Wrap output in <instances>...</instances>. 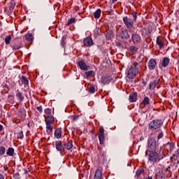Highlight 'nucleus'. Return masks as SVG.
Here are the masks:
<instances>
[{
	"instance_id": "nucleus-58",
	"label": "nucleus",
	"mask_w": 179,
	"mask_h": 179,
	"mask_svg": "<svg viewBox=\"0 0 179 179\" xmlns=\"http://www.w3.org/2000/svg\"><path fill=\"white\" fill-rule=\"evenodd\" d=\"M148 33H152V29H148Z\"/></svg>"
},
{
	"instance_id": "nucleus-22",
	"label": "nucleus",
	"mask_w": 179,
	"mask_h": 179,
	"mask_svg": "<svg viewBox=\"0 0 179 179\" xmlns=\"http://www.w3.org/2000/svg\"><path fill=\"white\" fill-rule=\"evenodd\" d=\"M6 155L10 157H13L15 156V149L12 147L8 148L6 151Z\"/></svg>"
},
{
	"instance_id": "nucleus-54",
	"label": "nucleus",
	"mask_w": 179,
	"mask_h": 179,
	"mask_svg": "<svg viewBox=\"0 0 179 179\" xmlns=\"http://www.w3.org/2000/svg\"><path fill=\"white\" fill-rule=\"evenodd\" d=\"M2 129H3V126L0 124V132L2 131Z\"/></svg>"
},
{
	"instance_id": "nucleus-10",
	"label": "nucleus",
	"mask_w": 179,
	"mask_h": 179,
	"mask_svg": "<svg viewBox=\"0 0 179 179\" xmlns=\"http://www.w3.org/2000/svg\"><path fill=\"white\" fill-rule=\"evenodd\" d=\"M120 37L122 38V40H128V38H131V36L129 33H128V30L121 29L120 30Z\"/></svg>"
},
{
	"instance_id": "nucleus-34",
	"label": "nucleus",
	"mask_w": 179,
	"mask_h": 179,
	"mask_svg": "<svg viewBox=\"0 0 179 179\" xmlns=\"http://www.w3.org/2000/svg\"><path fill=\"white\" fill-rule=\"evenodd\" d=\"M129 50L132 52V54H136L138 52V48L134 45H131L129 47Z\"/></svg>"
},
{
	"instance_id": "nucleus-51",
	"label": "nucleus",
	"mask_w": 179,
	"mask_h": 179,
	"mask_svg": "<svg viewBox=\"0 0 179 179\" xmlns=\"http://www.w3.org/2000/svg\"><path fill=\"white\" fill-rule=\"evenodd\" d=\"M154 83H155V86H157V85H159V80H155L154 81H152Z\"/></svg>"
},
{
	"instance_id": "nucleus-36",
	"label": "nucleus",
	"mask_w": 179,
	"mask_h": 179,
	"mask_svg": "<svg viewBox=\"0 0 179 179\" xmlns=\"http://www.w3.org/2000/svg\"><path fill=\"white\" fill-rule=\"evenodd\" d=\"M25 40H27V41H33V34H28L25 35Z\"/></svg>"
},
{
	"instance_id": "nucleus-18",
	"label": "nucleus",
	"mask_w": 179,
	"mask_h": 179,
	"mask_svg": "<svg viewBox=\"0 0 179 179\" xmlns=\"http://www.w3.org/2000/svg\"><path fill=\"white\" fill-rule=\"evenodd\" d=\"M11 48H13V51L20 50V48H22V43L15 41L13 44H11Z\"/></svg>"
},
{
	"instance_id": "nucleus-55",
	"label": "nucleus",
	"mask_w": 179,
	"mask_h": 179,
	"mask_svg": "<svg viewBox=\"0 0 179 179\" xmlns=\"http://www.w3.org/2000/svg\"><path fill=\"white\" fill-rule=\"evenodd\" d=\"M117 1H118V0H112V3H115V2H117Z\"/></svg>"
},
{
	"instance_id": "nucleus-20",
	"label": "nucleus",
	"mask_w": 179,
	"mask_h": 179,
	"mask_svg": "<svg viewBox=\"0 0 179 179\" xmlns=\"http://www.w3.org/2000/svg\"><path fill=\"white\" fill-rule=\"evenodd\" d=\"M169 64H170V58L164 57L161 62V66H162V68H166L169 66Z\"/></svg>"
},
{
	"instance_id": "nucleus-44",
	"label": "nucleus",
	"mask_w": 179,
	"mask_h": 179,
	"mask_svg": "<svg viewBox=\"0 0 179 179\" xmlns=\"http://www.w3.org/2000/svg\"><path fill=\"white\" fill-rule=\"evenodd\" d=\"M163 136H164V134H163V131H161L157 136V140L159 141V139H162Z\"/></svg>"
},
{
	"instance_id": "nucleus-15",
	"label": "nucleus",
	"mask_w": 179,
	"mask_h": 179,
	"mask_svg": "<svg viewBox=\"0 0 179 179\" xmlns=\"http://www.w3.org/2000/svg\"><path fill=\"white\" fill-rule=\"evenodd\" d=\"M150 104V99L148 96H145L142 102L140 103L141 108H145L146 106H149Z\"/></svg>"
},
{
	"instance_id": "nucleus-28",
	"label": "nucleus",
	"mask_w": 179,
	"mask_h": 179,
	"mask_svg": "<svg viewBox=\"0 0 179 179\" xmlns=\"http://www.w3.org/2000/svg\"><path fill=\"white\" fill-rule=\"evenodd\" d=\"M136 97H138V93L134 92L131 94L129 96V101L132 102L136 101Z\"/></svg>"
},
{
	"instance_id": "nucleus-40",
	"label": "nucleus",
	"mask_w": 179,
	"mask_h": 179,
	"mask_svg": "<svg viewBox=\"0 0 179 179\" xmlns=\"http://www.w3.org/2000/svg\"><path fill=\"white\" fill-rule=\"evenodd\" d=\"M131 15L133 16V22H136V19L138 18L136 12L134 11Z\"/></svg>"
},
{
	"instance_id": "nucleus-8",
	"label": "nucleus",
	"mask_w": 179,
	"mask_h": 179,
	"mask_svg": "<svg viewBox=\"0 0 179 179\" xmlns=\"http://www.w3.org/2000/svg\"><path fill=\"white\" fill-rule=\"evenodd\" d=\"M97 135L100 145H104L106 137L104 135V128H103V127H99Z\"/></svg>"
},
{
	"instance_id": "nucleus-31",
	"label": "nucleus",
	"mask_w": 179,
	"mask_h": 179,
	"mask_svg": "<svg viewBox=\"0 0 179 179\" xmlns=\"http://www.w3.org/2000/svg\"><path fill=\"white\" fill-rule=\"evenodd\" d=\"M15 6H16V1H15V0H11L9 6L10 10H11V12L13 11V9H15Z\"/></svg>"
},
{
	"instance_id": "nucleus-62",
	"label": "nucleus",
	"mask_w": 179,
	"mask_h": 179,
	"mask_svg": "<svg viewBox=\"0 0 179 179\" xmlns=\"http://www.w3.org/2000/svg\"><path fill=\"white\" fill-rule=\"evenodd\" d=\"M0 62H1V59H0Z\"/></svg>"
},
{
	"instance_id": "nucleus-4",
	"label": "nucleus",
	"mask_w": 179,
	"mask_h": 179,
	"mask_svg": "<svg viewBox=\"0 0 179 179\" xmlns=\"http://www.w3.org/2000/svg\"><path fill=\"white\" fill-rule=\"evenodd\" d=\"M46 129L49 134H52V124L55 122V117L52 115H45Z\"/></svg>"
},
{
	"instance_id": "nucleus-41",
	"label": "nucleus",
	"mask_w": 179,
	"mask_h": 179,
	"mask_svg": "<svg viewBox=\"0 0 179 179\" xmlns=\"http://www.w3.org/2000/svg\"><path fill=\"white\" fill-rule=\"evenodd\" d=\"M93 73H94V71H86L85 72V76H87V78H90V76H92L93 75Z\"/></svg>"
},
{
	"instance_id": "nucleus-9",
	"label": "nucleus",
	"mask_w": 179,
	"mask_h": 179,
	"mask_svg": "<svg viewBox=\"0 0 179 179\" xmlns=\"http://www.w3.org/2000/svg\"><path fill=\"white\" fill-rule=\"evenodd\" d=\"M123 22L127 29L129 30H131V29H134V21L133 20H131L128 17H123Z\"/></svg>"
},
{
	"instance_id": "nucleus-59",
	"label": "nucleus",
	"mask_w": 179,
	"mask_h": 179,
	"mask_svg": "<svg viewBox=\"0 0 179 179\" xmlns=\"http://www.w3.org/2000/svg\"><path fill=\"white\" fill-rule=\"evenodd\" d=\"M94 179H101V178H94Z\"/></svg>"
},
{
	"instance_id": "nucleus-33",
	"label": "nucleus",
	"mask_w": 179,
	"mask_h": 179,
	"mask_svg": "<svg viewBox=\"0 0 179 179\" xmlns=\"http://www.w3.org/2000/svg\"><path fill=\"white\" fill-rule=\"evenodd\" d=\"M11 40H12V36H10V35H8L6 36L4 41L7 45H9V44H10Z\"/></svg>"
},
{
	"instance_id": "nucleus-17",
	"label": "nucleus",
	"mask_w": 179,
	"mask_h": 179,
	"mask_svg": "<svg viewBox=\"0 0 179 179\" xmlns=\"http://www.w3.org/2000/svg\"><path fill=\"white\" fill-rule=\"evenodd\" d=\"M63 146L65 152V150H71L72 148H73V144H72V141H69L63 143Z\"/></svg>"
},
{
	"instance_id": "nucleus-6",
	"label": "nucleus",
	"mask_w": 179,
	"mask_h": 179,
	"mask_svg": "<svg viewBox=\"0 0 179 179\" xmlns=\"http://www.w3.org/2000/svg\"><path fill=\"white\" fill-rule=\"evenodd\" d=\"M174 143H167L162 146L164 156H167L169 153H171L174 150Z\"/></svg>"
},
{
	"instance_id": "nucleus-25",
	"label": "nucleus",
	"mask_w": 179,
	"mask_h": 179,
	"mask_svg": "<svg viewBox=\"0 0 179 179\" xmlns=\"http://www.w3.org/2000/svg\"><path fill=\"white\" fill-rule=\"evenodd\" d=\"M101 15V10L100 8L97 9L94 13L93 16L94 19H99Z\"/></svg>"
},
{
	"instance_id": "nucleus-43",
	"label": "nucleus",
	"mask_w": 179,
	"mask_h": 179,
	"mask_svg": "<svg viewBox=\"0 0 179 179\" xmlns=\"http://www.w3.org/2000/svg\"><path fill=\"white\" fill-rule=\"evenodd\" d=\"M45 113L46 114V115H51V110L50 108H46L45 110Z\"/></svg>"
},
{
	"instance_id": "nucleus-7",
	"label": "nucleus",
	"mask_w": 179,
	"mask_h": 179,
	"mask_svg": "<svg viewBox=\"0 0 179 179\" xmlns=\"http://www.w3.org/2000/svg\"><path fill=\"white\" fill-rule=\"evenodd\" d=\"M150 154L148 155V159L150 162H152V163H156V162H160L163 157L160 158V156L159 155V153H157L156 151H149Z\"/></svg>"
},
{
	"instance_id": "nucleus-57",
	"label": "nucleus",
	"mask_w": 179,
	"mask_h": 179,
	"mask_svg": "<svg viewBox=\"0 0 179 179\" xmlns=\"http://www.w3.org/2000/svg\"><path fill=\"white\" fill-rule=\"evenodd\" d=\"M146 179H152V176H148Z\"/></svg>"
},
{
	"instance_id": "nucleus-21",
	"label": "nucleus",
	"mask_w": 179,
	"mask_h": 179,
	"mask_svg": "<svg viewBox=\"0 0 179 179\" xmlns=\"http://www.w3.org/2000/svg\"><path fill=\"white\" fill-rule=\"evenodd\" d=\"M55 137L57 139H60L62 137V129L61 128H58L55 131Z\"/></svg>"
},
{
	"instance_id": "nucleus-37",
	"label": "nucleus",
	"mask_w": 179,
	"mask_h": 179,
	"mask_svg": "<svg viewBox=\"0 0 179 179\" xmlns=\"http://www.w3.org/2000/svg\"><path fill=\"white\" fill-rule=\"evenodd\" d=\"M6 152V148L3 146H0V156H3Z\"/></svg>"
},
{
	"instance_id": "nucleus-61",
	"label": "nucleus",
	"mask_w": 179,
	"mask_h": 179,
	"mask_svg": "<svg viewBox=\"0 0 179 179\" xmlns=\"http://www.w3.org/2000/svg\"><path fill=\"white\" fill-rule=\"evenodd\" d=\"M92 133L93 134V130H92Z\"/></svg>"
},
{
	"instance_id": "nucleus-39",
	"label": "nucleus",
	"mask_w": 179,
	"mask_h": 179,
	"mask_svg": "<svg viewBox=\"0 0 179 179\" xmlns=\"http://www.w3.org/2000/svg\"><path fill=\"white\" fill-rule=\"evenodd\" d=\"M76 20L75 18H71L70 20H68L67 23L66 24V26H71L72 23H75Z\"/></svg>"
},
{
	"instance_id": "nucleus-29",
	"label": "nucleus",
	"mask_w": 179,
	"mask_h": 179,
	"mask_svg": "<svg viewBox=\"0 0 179 179\" xmlns=\"http://www.w3.org/2000/svg\"><path fill=\"white\" fill-rule=\"evenodd\" d=\"M103 174L101 173V171L100 169H97L95 171L94 177V178H101Z\"/></svg>"
},
{
	"instance_id": "nucleus-46",
	"label": "nucleus",
	"mask_w": 179,
	"mask_h": 179,
	"mask_svg": "<svg viewBox=\"0 0 179 179\" xmlns=\"http://www.w3.org/2000/svg\"><path fill=\"white\" fill-rule=\"evenodd\" d=\"M3 88H6V89H7V90H10V89H12V87H10V85H8V84H4V85H3Z\"/></svg>"
},
{
	"instance_id": "nucleus-16",
	"label": "nucleus",
	"mask_w": 179,
	"mask_h": 179,
	"mask_svg": "<svg viewBox=\"0 0 179 179\" xmlns=\"http://www.w3.org/2000/svg\"><path fill=\"white\" fill-rule=\"evenodd\" d=\"M78 66H79L80 69H81V71H87L89 68V66H87L86 64V62H85L83 60L78 62Z\"/></svg>"
},
{
	"instance_id": "nucleus-52",
	"label": "nucleus",
	"mask_w": 179,
	"mask_h": 179,
	"mask_svg": "<svg viewBox=\"0 0 179 179\" xmlns=\"http://www.w3.org/2000/svg\"><path fill=\"white\" fill-rule=\"evenodd\" d=\"M116 45H117V47H122V43H120V42H117Z\"/></svg>"
},
{
	"instance_id": "nucleus-1",
	"label": "nucleus",
	"mask_w": 179,
	"mask_h": 179,
	"mask_svg": "<svg viewBox=\"0 0 179 179\" xmlns=\"http://www.w3.org/2000/svg\"><path fill=\"white\" fill-rule=\"evenodd\" d=\"M138 65L139 63L136 62L131 64L127 71V78H129V79H134V78H136V76L139 72V69H138Z\"/></svg>"
},
{
	"instance_id": "nucleus-38",
	"label": "nucleus",
	"mask_w": 179,
	"mask_h": 179,
	"mask_svg": "<svg viewBox=\"0 0 179 179\" xmlns=\"http://www.w3.org/2000/svg\"><path fill=\"white\" fill-rule=\"evenodd\" d=\"M101 159H102L103 163L104 162H107V155H106V152H101Z\"/></svg>"
},
{
	"instance_id": "nucleus-3",
	"label": "nucleus",
	"mask_w": 179,
	"mask_h": 179,
	"mask_svg": "<svg viewBox=\"0 0 179 179\" xmlns=\"http://www.w3.org/2000/svg\"><path fill=\"white\" fill-rule=\"evenodd\" d=\"M163 127V120L155 119L152 120L148 124V129L150 131H157Z\"/></svg>"
},
{
	"instance_id": "nucleus-42",
	"label": "nucleus",
	"mask_w": 179,
	"mask_h": 179,
	"mask_svg": "<svg viewBox=\"0 0 179 179\" xmlns=\"http://www.w3.org/2000/svg\"><path fill=\"white\" fill-rule=\"evenodd\" d=\"M173 157L179 158V148L172 155Z\"/></svg>"
},
{
	"instance_id": "nucleus-32",
	"label": "nucleus",
	"mask_w": 179,
	"mask_h": 179,
	"mask_svg": "<svg viewBox=\"0 0 179 179\" xmlns=\"http://www.w3.org/2000/svg\"><path fill=\"white\" fill-rule=\"evenodd\" d=\"M21 82L22 85H24L25 86H27L29 85V80L24 76H22Z\"/></svg>"
},
{
	"instance_id": "nucleus-24",
	"label": "nucleus",
	"mask_w": 179,
	"mask_h": 179,
	"mask_svg": "<svg viewBox=\"0 0 179 179\" xmlns=\"http://www.w3.org/2000/svg\"><path fill=\"white\" fill-rule=\"evenodd\" d=\"M105 36H106L107 40H111V38H113V37H114V34L111 31H106L105 32Z\"/></svg>"
},
{
	"instance_id": "nucleus-27",
	"label": "nucleus",
	"mask_w": 179,
	"mask_h": 179,
	"mask_svg": "<svg viewBox=\"0 0 179 179\" xmlns=\"http://www.w3.org/2000/svg\"><path fill=\"white\" fill-rule=\"evenodd\" d=\"M145 173V168L143 166H141L136 172V177H139L141 174H143Z\"/></svg>"
},
{
	"instance_id": "nucleus-60",
	"label": "nucleus",
	"mask_w": 179,
	"mask_h": 179,
	"mask_svg": "<svg viewBox=\"0 0 179 179\" xmlns=\"http://www.w3.org/2000/svg\"><path fill=\"white\" fill-rule=\"evenodd\" d=\"M143 83L144 86H146V83L143 82Z\"/></svg>"
},
{
	"instance_id": "nucleus-30",
	"label": "nucleus",
	"mask_w": 179,
	"mask_h": 179,
	"mask_svg": "<svg viewBox=\"0 0 179 179\" xmlns=\"http://www.w3.org/2000/svg\"><path fill=\"white\" fill-rule=\"evenodd\" d=\"M170 160H171V163H173V164H179V160H178V158L174 157V155H172L171 157H170Z\"/></svg>"
},
{
	"instance_id": "nucleus-53",
	"label": "nucleus",
	"mask_w": 179,
	"mask_h": 179,
	"mask_svg": "<svg viewBox=\"0 0 179 179\" xmlns=\"http://www.w3.org/2000/svg\"><path fill=\"white\" fill-rule=\"evenodd\" d=\"M0 179H5V176H3V175L1 173H0Z\"/></svg>"
},
{
	"instance_id": "nucleus-19",
	"label": "nucleus",
	"mask_w": 179,
	"mask_h": 179,
	"mask_svg": "<svg viewBox=\"0 0 179 179\" xmlns=\"http://www.w3.org/2000/svg\"><path fill=\"white\" fill-rule=\"evenodd\" d=\"M113 80V78L110 76H106L101 78V82L103 85H108Z\"/></svg>"
},
{
	"instance_id": "nucleus-14",
	"label": "nucleus",
	"mask_w": 179,
	"mask_h": 179,
	"mask_svg": "<svg viewBox=\"0 0 179 179\" xmlns=\"http://www.w3.org/2000/svg\"><path fill=\"white\" fill-rule=\"evenodd\" d=\"M83 44L85 47H92L93 45V39H92V37L88 36L83 40Z\"/></svg>"
},
{
	"instance_id": "nucleus-23",
	"label": "nucleus",
	"mask_w": 179,
	"mask_h": 179,
	"mask_svg": "<svg viewBox=\"0 0 179 179\" xmlns=\"http://www.w3.org/2000/svg\"><path fill=\"white\" fill-rule=\"evenodd\" d=\"M16 97L19 101H23L24 100V96H23V94L19 91V90H17Z\"/></svg>"
},
{
	"instance_id": "nucleus-11",
	"label": "nucleus",
	"mask_w": 179,
	"mask_h": 179,
	"mask_svg": "<svg viewBox=\"0 0 179 179\" xmlns=\"http://www.w3.org/2000/svg\"><path fill=\"white\" fill-rule=\"evenodd\" d=\"M157 65V62H156V59L152 58L148 62V66L150 71H153V69L156 68Z\"/></svg>"
},
{
	"instance_id": "nucleus-49",
	"label": "nucleus",
	"mask_w": 179,
	"mask_h": 179,
	"mask_svg": "<svg viewBox=\"0 0 179 179\" xmlns=\"http://www.w3.org/2000/svg\"><path fill=\"white\" fill-rule=\"evenodd\" d=\"M13 178H15V179H20V174H19V173H15L13 175Z\"/></svg>"
},
{
	"instance_id": "nucleus-50",
	"label": "nucleus",
	"mask_w": 179,
	"mask_h": 179,
	"mask_svg": "<svg viewBox=\"0 0 179 179\" xmlns=\"http://www.w3.org/2000/svg\"><path fill=\"white\" fill-rule=\"evenodd\" d=\"M36 110L39 111V113H43V106H40L36 108Z\"/></svg>"
},
{
	"instance_id": "nucleus-47",
	"label": "nucleus",
	"mask_w": 179,
	"mask_h": 179,
	"mask_svg": "<svg viewBox=\"0 0 179 179\" xmlns=\"http://www.w3.org/2000/svg\"><path fill=\"white\" fill-rule=\"evenodd\" d=\"M71 118L72 121H76L78 118H79V115H73V116H71Z\"/></svg>"
},
{
	"instance_id": "nucleus-12",
	"label": "nucleus",
	"mask_w": 179,
	"mask_h": 179,
	"mask_svg": "<svg viewBox=\"0 0 179 179\" xmlns=\"http://www.w3.org/2000/svg\"><path fill=\"white\" fill-rule=\"evenodd\" d=\"M55 148L58 152H60V153L64 152V143H62V141H57L55 142Z\"/></svg>"
},
{
	"instance_id": "nucleus-13",
	"label": "nucleus",
	"mask_w": 179,
	"mask_h": 179,
	"mask_svg": "<svg viewBox=\"0 0 179 179\" xmlns=\"http://www.w3.org/2000/svg\"><path fill=\"white\" fill-rule=\"evenodd\" d=\"M132 41L134 44H139L141 41H142V38H141V35L138 34H133L131 36Z\"/></svg>"
},
{
	"instance_id": "nucleus-56",
	"label": "nucleus",
	"mask_w": 179,
	"mask_h": 179,
	"mask_svg": "<svg viewBox=\"0 0 179 179\" xmlns=\"http://www.w3.org/2000/svg\"><path fill=\"white\" fill-rule=\"evenodd\" d=\"M4 170H5V171H6L8 170V167L7 166H4Z\"/></svg>"
},
{
	"instance_id": "nucleus-45",
	"label": "nucleus",
	"mask_w": 179,
	"mask_h": 179,
	"mask_svg": "<svg viewBox=\"0 0 179 179\" xmlns=\"http://www.w3.org/2000/svg\"><path fill=\"white\" fill-rule=\"evenodd\" d=\"M150 89H155L156 87V83H155L153 81L150 83Z\"/></svg>"
},
{
	"instance_id": "nucleus-35",
	"label": "nucleus",
	"mask_w": 179,
	"mask_h": 179,
	"mask_svg": "<svg viewBox=\"0 0 179 179\" xmlns=\"http://www.w3.org/2000/svg\"><path fill=\"white\" fill-rule=\"evenodd\" d=\"M88 92L89 93L93 94L96 92V87H94V85H91L89 87H88Z\"/></svg>"
},
{
	"instance_id": "nucleus-2",
	"label": "nucleus",
	"mask_w": 179,
	"mask_h": 179,
	"mask_svg": "<svg viewBox=\"0 0 179 179\" xmlns=\"http://www.w3.org/2000/svg\"><path fill=\"white\" fill-rule=\"evenodd\" d=\"M171 167L169 166L167 168H163L162 171H158L155 174V179H166V177H171Z\"/></svg>"
},
{
	"instance_id": "nucleus-48",
	"label": "nucleus",
	"mask_w": 179,
	"mask_h": 179,
	"mask_svg": "<svg viewBox=\"0 0 179 179\" xmlns=\"http://www.w3.org/2000/svg\"><path fill=\"white\" fill-rule=\"evenodd\" d=\"M17 138H19L20 139H22V138H23V131H20L19 133H17Z\"/></svg>"
},
{
	"instance_id": "nucleus-26",
	"label": "nucleus",
	"mask_w": 179,
	"mask_h": 179,
	"mask_svg": "<svg viewBox=\"0 0 179 179\" xmlns=\"http://www.w3.org/2000/svg\"><path fill=\"white\" fill-rule=\"evenodd\" d=\"M156 43H157V45H159V50H162V48H163V47H164V43H163V41H162V39L160 38H159V37L157 38Z\"/></svg>"
},
{
	"instance_id": "nucleus-5",
	"label": "nucleus",
	"mask_w": 179,
	"mask_h": 179,
	"mask_svg": "<svg viewBox=\"0 0 179 179\" xmlns=\"http://www.w3.org/2000/svg\"><path fill=\"white\" fill-rule=\"evenodd\" d=\"M156 139L154 138H150L148 141V150L145 152V155H148V152H156Z\"/></svg>"
}]
</instances>
